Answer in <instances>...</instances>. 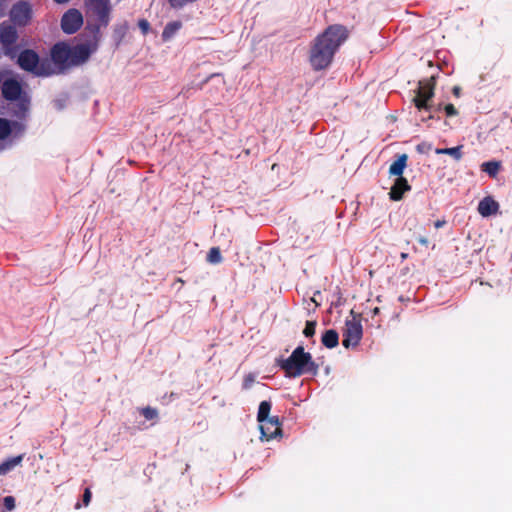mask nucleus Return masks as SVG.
Instances as JSON below:
<instances>
[{"label":"nucleus","mask_w":512,"mask_h":512,"mask_svg":"<svg viewBox=\"0 0 512 512\" xmlns=\"http://www.w3.org/2000/svg\"><path fill=\"white\" fill-rule=\"evenodd\" d=\"M462 148H463L462 145H459V146H456V147H451V148H437L435 150V153L439 154V155L440 154L450 155L456 161H459L462 158V156H463Z\"/></svg>","instance_id":"4be33fe9"},{"label":"nucleus","mask_w":512,"mask_h":512,"mask_svg":"<svg viewBox=\"0 0 512 512\" xmlns=\"http://www.w3.org/2000/svg\"><path fill=\"white\" fill-rule=\"evenodd\" d=\"M434 88L435 79L433 76L429 79L419 81L418 88L415 90V96L413 98V103L419 111L438 112L441 110V105L434 106L431 102L434 96Z\"/></svg>","instance_id":"0eeeda50"},{"label":"nucleus","mask_w":512,"mask_h":512,"mask_svg":"<svg viewBox=\"0 0 512 512\" xmlns=\"http://www.w3.org/2000/svg\"><path fill=\"white\" fill-rule=\"evenodd\" d=\"M277 365L288 378H297L304 374L317 375L319 366L303 346L296 347L286 359H278Z\"/></svg>","instance_id":"39448f33"},{"label":"nucleus","mask_w":512,"mask_h":512,"mask_svg":"<svg viewBox=\"0 0 512 512\" xmlns=\"http://www.w3.org/2000/svg\"><path fill=\"white\" fill-rule=\"evenodd\" d=\"M24 458V455H18L10 459L5 460L0 464V475H5L19 465Z\"/></svg>","instance_id":"aec40b11"},{"label":"nucleus","mask_w":512,"mask_h":512,"mask_svg":"<svg viewBox=\"0 0 512 512\" xmlns=\"http://www.w3.org/2000/svg\"><path fill=\"white\" fill-rule=\"evenodd\" d=\"M349 30L341 24L329 25L313 41L309 62L313 70L326 69L333 61L334 55L340 46L348 39Z\"/></svg>","instance_id":"f257e3e1"},{"label":"nucleus","mask_w":512,"mask_h":512,"mask_svg":"<svg viewBox=\"0 0 512 512\" xmlns=\"http://www.w3.org/2000/svg\"><path fill=\"white\" fill-rule=\"evenodd\" d=\"M17 65L20 69L36 77H49L55 74L48 58L41 59L33 49H24L17 54Z\"/></svg>","instance_id":"423d86ee"},{"label":"nucleus","mask_w":512,"mask_h":512,"mask_svg":"<svg viewBox=\"0 0 512 512\" xmlns=\"http://www.w3.org/2000/svg\"><path fill=\"white\" fill-rule=\"evenodd\" d=\"M218 75H219L218 73L211 74L209 77H207V79L204 81V83H207L210 79H212L213 77L218 76Z\"/></svg>","instance_id":"c9c22d12"},{"label":"nucleus","mask_w":512,"mask_h":512,"mask_svg":"<svg viewBox=\"0 0 512 512\" xmlns=\"http://www.w3.org/2000/svg\"><path fill=\"white\" fill-rule=\"evenodd\" d=\"M401 258H402V259H406V258H407V254H406V253H402V254H401Z\"/></svg>","instance_id":"58836bf2"},{"label":"nucleus","mask_w":512,"mask_h":512,"mask_svg":"<svg viewBox=\"0 0 512 512\" xmlns=\"http://www.w3.org/2000/svg\"><path fill=\"white\" fill-rule=\"evenodd\" d=\"M408 156L401 154L389 167V174L402 177L403 171L407 165Z\"/></svg>","instance_id":"dca6fc26"},{"label":"nucleus","mask_w":512,"mask_h":512,"mask_svg":"<svg viewBox=\"0 0 512 512\" xmlns=\"http://www.w3.org/2000/svg\"><path fill=\"white\" fill-rule=\"evenodd\" d=\"M182 27L180 21H172L166 24L164 27L161 37L163 41L170 40Z\"/></svg>","instance_id":"6ab92c4d"},{"label":"nucleus","mask_w":512,"mask_h":512,"mask_svg":"<svg viewBox=\"0 0 512 512\" xmlns=\"http://www.w3.org/2000/svg\"><path fill=\"white\" fill-rule=\"evenodd\" d=\"M363 335L362 325L360 320L354 316L352 320H347L345 329L343 331L342 345L345 348L356 347Z\"/></svg>","instance_id":"1a4fd4ad"},{"label":"nucleus","mask_w":512,"mask_h":512,"mask_svg":"<svg viewBox=\"0 0 512 512\" xmlns=\"http://www.w3.org/2000/svg\"><path fill=\"white\" fill-rule=\"evenodd\" d=\"M32 10L27 2H19L11 8L10 19L18 26H26L31 20Z\"/></svg>","instance_id":"9b49d317"},{"label":"nucleus","mask_w":512,"mask_h":512,"mask_svg":"<svg viewBox=\"0 0 512 512\" xmlns=\"http://www.w3.org/2000/svg\"><path fill=\"white\" fill-rule=\"evenodd\" d=\"M254 382H255V375L253 373H248L247 375H245V377L243 379L242 388L244 390H248L252 387Z\"/></svg>","instance_id":"bb28decb"},{"label":"nucleus","mask_w":512,"mask_h":512,"mask_svg":"<svg viewBox=\"0 0 512 512\" xmlns=\"http://www.w3.org/2000/svg\"><path fill=\"white\" fill-rule=\"evenodd\" d=\"M138 27L143 35H146L150 31V23L146 19H140L138 21Z\"/></svg>","instance_id":"c85d7f7f"},{"label":"nucleus","mask_w":512,"mask_h":512,"mask_svg":"<svg viewBox=\"0 0 512 512\" xmlns=\"http://www.w3.org/2000/svg\"><path fill=\"white\" fill-rule=\"evenodd\" d=\"M140 413L146 420H153L158 418V410L150 406L142 408Z\"/></svg>","instance_id":"393cba45"},{"label":"nucleus","mask_w":512,"mask_h":512,"mask_svg":"<svg viewBox=\"0 0 512 512\" xmlns=\"http://www.w3.org/2000/svg\"><path fill=\"white\" fill-rule=\"evenodd\" d=\"M19 34L12 23L4 21L0 24V44L5 56L14 59L19 52Z\"/></svg>","instance_id":"6e6552de"},{"label":"nucleus","mask_w":512,"mask_h":512,"mask_svg":"<svg viewBox=\"0 0 512 512\" xmlns=\"http://www.w3.org/2000/svg\"><path fill=\"white\" fill-rule=\"evenodd\" d=\"M83 25V16L77 9H69L61 18V28L66 34H74Z\"/></svg>","instance_id":"9d476101"},{"label":"nucleus","mask_w":512,"mask_h":512,"mask_svg":"<svg viewBox=\"0 0 512 512\" xmlns=\"http://www.w3.org/2000/svg\"><path fill=\"white\" fill-rule=\"evenodd\" d=\"M499 210V204L492 197L483 198L478 204V212L483 217L496 214Z\"/></svg>","instance_id":"2eb2a0df"},{"label":"nucleus","mask_w":512,"mask_h":512,"mask_svg":"<svg viewBox=\"0 0 512 512\" xmlns=\"http://www.w3.org/2000/svg\"><path fill=\"white\" fill-rule=\"evenodd\" d=\"M4 508L7 511H12L15 508V498L13 496H6L3 499Z\"/></svg>","instance_id":"cd10ccee"},{"label":"nucleus","mask_w":512,"mask_h":512,"mask_svg":"<svg viewBox=\"0 0 512 512\" xmlns=\"http://www.w3.org/2000/svg\"><path fill=\"white\" fill-rule=\"evenodd\" d=\"M56 3H59V4H62V3H66L68 2L69 0H54Z\"/></svg>","instance_id":"4c0bfd02"},{"label":"nucleus","mask_w":512,"mask_h":512,"mask_svg":"<svg viewBox=\"0 0 512 512\" xmlns=\"http://www.w3.org/2000/svg\"><path fill=\"white\" fill-rule=\"evenodd\" d=\"M453 94L457 97L460 96L461 88L459 86H455L452 90Z\"/></svg>","instance_id":"72a5a7b5"},{"label":"nucleus","mask_w":512,"mask_h":512,"mask_svg":"<svg viewBox=\"0 0 512 512\" xmlns=\"http://www.w3.org/2000/svg\"><path fill=\"white\" fill-rule=\"evenodd\" d=\"M321 342L328 349L337 347L339 344V335L337 331L334 329L326 330L322 335Z\"/></svg>","instance_id":"f3484780"},{"label":"nucleus","mask_w":512,"mask_h":512,"mask_svg":"<svg viewBox=\"0 0 512 512\" xmlns=\"http://www.w3.org/2000/svg\"><path fill=\"white\" fill-rule=\"evenodd\" d=\"M25 125L22 121H10L6 118H0V140L8 138L12 132L16 135L25 131Z\"/></svg>","instance_id":"ddd939ff"},{"label":"nucleus","mask_w":512,"mask_h":512,"mask_svg":"<svg viewBox=\"0 0 512 512\" xmlns=\"http://www.w3.org/2000/svg\"><path fill=\"white\" fill-rule=\"evenodd\" d=\"M502 168V164L500 161H487L481 164V171L487 173L489 177L496 178L499 171Z\"/></svg>","instance_id":"a211bd4d"},{"label":"nucleus","mask_w":512,"mask_h":512,"mask_svg":"<svg viewBox=\"0 0 512 512\" xmlns=\"http://www.w3.org/2000/svg\"><path fill=\"white\" fill-rule=\"evenodd\" d=\"M444 224H445V221H444V220H442V221H441V220H437V221L435 222V224H434V225H435V227H436V228H440V227H442Z\"/></svg>","instance_id":"f704fd0d"},{"label":"nucleus","mask_w":512,"mask_h":512,"mask_svg":"<svg viewBox=\"0 0 512 512\" xmlns=\"http://www.w3.org/2000/svg\"><path fill=\"white\" fill-rule=\"evenodd\" d=\"M92 493L90 488H86L83 493V503L85 506H88L91 501Z\"/></svg>","instance_id":"2f4dec72"},{"label":"nucleus","mask_w":512,"mask_h":512,"mask_svg":"<svg viewBox=\"0 0 512 512\" xmlns=\"http://www.w3.org/2000/svg\"><path fill=\"white\" fill-rule=\"evenodd\" d=\"M271 402L270 401H262L258 408L257 413V421L263 422L265 419L271 418L269 416L270 410H271Z\"/></svg>","instance_id":"5701e85b"},{"label":"nucleus","mask_w":512,"mask_h":512,"mask_svg":"<svg viewBox=\"0 0 512 512\" xmlns=\"http://www.w3.org/2000/svg\"><path fill=\"white\" fill-rule=\"evenodd\" d=\"M411 186L404 177H398L390 189L389 197L393 201H400L405 192L410 191Z\"/></svg>","instance_id":"4468645a"},{"label":"nucleus","mask_w":512,"mask_h":512,"mask_svg":"<svg viewBox=\"0 0 512 512\" xmlns=\"http://www.w3.org/2000/svg\"><path fill=\"white\" fill-rule=\"evenodd\" d=\"M129 30V25L126 21L123 23L117 24L113 28V38L117 45H119L123 39L125 38L127 32Z\"/></svg>","instance_id":"412c9836"},{"label":"nucleus","mask_w":512,"mask_h":512,"mask_svg":"<svg viewBox=\"0 0 512 512\" xmlns=\"http://www.w3.org/2000/svg\"><path fill=\"white\" fill-rule=\"evenodd\" d=\"M76 509H79L80 508V504L77 503L76 506H75Z\"/></svg>","instance_id":"ea45409f"},{"label":"nucleus","mask_w":512,"mask_h":512,"mask_svg":"<svg viewBox=\"0 0 512 512\" xmlns=\"http://www.w3.org/2000/svg\"><path fill=\"white\" fill-rule=\"evenodd\" d=\"M1 95L4 100L11 104L10 115L20 121L26 120L28 117L31 97L24 90L21 81L16 77H10L3 80L1 85Z\"/></svg>","instance_id":"20e7f679"},{"label":"nucleus","mask_w":512,"mask_h":512,"mask_svg":"<svg viewBox=\"0 0 512 512\" xmlns=\"http://www.w3.org/2000/svg\"><path fill=\"white\" fill-rule=\"evenodd\" d=\"M90 13L87 24L81 34L98 47L102 37L101 28H106L110 22L112 6L110 0H85Z\"/></svg>","instance_id":"7ed1b4c3"},{"label":"nucleus","mask_w":512,"mask_h":512,"mask_svg":"<svg viewBox=\"0 0 512 512\" xmlns=\"http://www.w3.org/2000/svg\"><path fill=\"white\" fill-rule=\"evenodd\" d=\"M444 111L448 117L456 116L458 114L457 109L451 103L444 106Z\"/></svg>","instance_id":"c756f323"},{"label":"nucleus","mask_w":512,"mask_h":512,"mask_svg":"<svg viewBox=\"0 0 512 512\" xmlns=\"http://www.w3.org/2000/svg\"><path fill=\"white\" fill-rule=\"evenodd\" d=\"M206 260L211 264L221 263L223 258L221 256L219 247H212L207 254Z\"/></svg>","instance_id":"b1692460"},{"label":"nucleus","mask_w":512,"mask_h":512,"mask_svg":"<svg viewBox=\"0 0 512 512\" xmlns=\"http://www.w3.org/2000/svg\"><path fill=\"white\" fill-rule=\"evenodd\" d=\"M316 326H317L316 321H307L305 328L303 330L304 336L305 337H313L316 332Z\"/></svg>","instance_id":"a878e982"},{"label":"nucleus","mask_w":512,"mask_h":512,"mask_svg":"<svg viewBox=\"0 0 512 512\" xmlns=\"http://www.w3.org/2000/svg\"><path fill=\"white\" fill-rule=\"evenodd\" d=\"M83 39L84 43L72 47L66 42H57L51 47L49 60L55 74L64 73L73 67L84 64L98 49L95 42H90L87 38Z\"/></svg>","instance_id":"f03ea898"},{"label":"nucleus","mask_w":512,"mask_h":512,"mask_svg":"<svg viewBox=\"0 0 512 512\" xmlns=\"http://www.w3.org/2000/svg\"><path fill=\"white\" fill-rule=\"evenodd\" d=\"M259 424L262 440L269 441L280 436L282 433L278 416H272L271 418L265 419L263 422H259Z\"/></svg>","instance_id":"f8f14e48"},{"label":"nucleus","mask_w":512,"mask_h":512,"mask_svg":"<svg viewBox=\"0 0 512 512\" xmlns=\"http://www.w3.org/2000/svg\"><path fill=\"white\" fill-rule=\"evenodd\" d=\"M418 242L421 244V245H424V246H428L429 244V241L426 237H419L418 238Z\"/></svg>","instance_id":"473e14b6"},{"label":"nucleus","mask_w":512,"mask_h":512,"mask_svg":"<svg viewBox=\"0 0 512 512\" xmlns=\"http://www.w3.org/2000/svg\"><path fill=\"white\" fill-rule=\"evenodd\" d=\"M372 313L373 315H378L380 313V309L378 307H375L373 310H372Z\"/></svg>","instance_id":"e433bc0d"},{"label":"nucleus","mask_w":512,"mask_h":512,"mask_svg":"<svg viewBox=\"0 0 512 512\" xmlns=\"http://www.w3.org/2000/svg\"><path fill=\"white\" fill-rule=\"evenodd\" d=\"M431 148H432V145L427 142H422L416 146V150L419 153H427L431 150Z\"/></svg>","instance_id":"7c9ffc66"}]
</instances>
